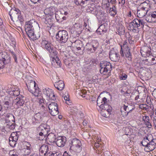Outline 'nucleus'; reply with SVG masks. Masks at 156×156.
Listing matches in <instances>:
<instances>
[{"instance_id":"dca6fc26","label":"nucleus","mask_w":156,"mask_h":156,"mask_svg":"<svg viewBox=\"0 0 156 156\" xmlns=\"http://www.w3.org/2000/svg\"><path fill=\"white\" fill-rule=\"evenodd\" d=\"M109 57L112 61L114 62L118 61L120 58L118 52L114 50H112L110 52Z\"/></svg>"},{"instance_id":"b1692460","label":"nucleus","mask_w":156,"mask_h":156,"mask_svg":"<svg viewBox=\"0 0 156 156\" xmlns=\"http://www.w3.org/2000/svg\"><path fill=\"white\" fill-rule=\"evenodd\" d=\"M149 1H147L142 3L139 6V8L148 11L150 8L151 5L149 3Z\"/></svg>"},{"instance_id":"473e14b6","label":"nucleus","mask_w":156,"mask_h":156,"mask_svg":"<svg viewBox=\"0 0 156 156\" xmlns=\"http://www.w3.org/2000/svg\"><path fill=\"white\" fill-rule=\"evenodd\" d=\"M5 120H9L11 122H15V118L13 115L10 113H7L5 116Z\"/></svg>"},{"instance_id":"680f3d73","label":"nucleus","mask_w":156,"mask_h":156,"mask_svg":"<svg viewBox=\"0 0 156 156\" xmlns=\"http://www.w3.org/2000/svg\"><path fill=\"white\" fill-rule=\"evenodd\" d=\"M54 18L57 20V22L59 21V20L61 19V18L60 19V17L57 14H55L54 15Z\"/></svg>"},{"instance_id":"f03ea898","label":"nucleus","mask_w":156,"mask_h":156,"mask_svg":"<svg viewBox=\"0 0 156 156\" xmlns=\"http://www.w3.org/2000/svg\"><path fill=\"white\" fill-rule=\"evenodd\" d=\"M41 46L48 51L50 54L54 55H56V51L51 44L45 39H42L41 43Z\"/></svg>"},{"instance_id":"052dcab7","label":"nucleus","mask_w":156,"mask_h":156,"mask_svg":"<svg viewBox=\"0 0 156 156\" xmlns=\"http://www.w3.org/2000/svg\"><path fill=\"white\" fill-rule=\"evenodd\" d=\"M16 141L13 140L10 142L9 141V144L11 146L14 147L16 144Z\"/></svg>"},{"instance_id":"f3484780","label":"nucleus","mask_w":156,"mask_h":156,"mask_svg":"<svg viewBox=\"0 0 156 156\" xmlns=\"http://www.w3.org/2000/svg\"><path fill=\"white\" fill-rule=\"evenodd\" d=\"M98 43L96 45L92 44H87L86 45V48L88 53H94L97 49L98 47Z\"/></svg>"},{"instance_id":"a19ab883","label":"nucleus","mask_w":156,"mask_h":156,"mask_svg":"<svg viewBox=\"0 0 156 156\" xmlns=\"http://www.w3.org/2000/svg\"><path fill=\"white\" fill-rule=\"evenodd\" d=\"M129 27L131 30H135V31H137L138 30V28L136 26L135 23H133V21H132L130 22L129 24Z\"/></svg>"},{"instance_id":"1a4fd4ad","label":"nucleus","mask_w":156,"mask_h":156,"mask_svg":"<svg viewBox=\"0 0 156 156\" xmlns=\"http://www.w3.org/2000/svg\"><path fill=\"white\" fill-rule=\"evenodd\" d=\"M49 111L51 115L55 116L59 113L57 104L55 102H51L48 106Z\"/></svg>"},{"instance_id":"ea45409f","label":"nucleus","mask_w":156,"mask_h":156,"mask_svg":"<svg viewBox=\"0 0 156 156\" xmlns=\"http://www.w3.org/2000/svg\"><path fill=\"white\" fill-rule=\"evenodd\" d=\"M151 14L147 15L145 18V20L149 23H155L156 22V20H153L151 16Z\"/></svg>"},{"instance_id":"bf43d9fd","label":"nucleus","mask_w":156,"mask_h":156,"mask_svg":"<svg viewBox=\"0 0 156 156\" xmlns=\"http://www.w3.org/2000/svg\"><path fill=\"white\" fill-rule=\"evenodd\" d=\"M143 119L144 120L145 123L148 122L149 121V118L148 116H145L143 117Z\"/></svg>"},{"instance_id":"423d86ee","label":"nucleus","mask_w":156,"mask_h":156,"mask_svg":"<svg viewBox=\"0 0 156 156\" xmlns=\"http://www.w3.org/2000/svg\"><path fill=\"white\" fill-rule=\"evenodd\" d=\"M42 111V112H38L34 115L32 119V123L34 125H36L39 124L42 120L43 117L44 116L46 111Z\"/></svg>"},{"instance_id":"864d4df0","label":"nucleus","mask_w":156,"mask_h":156,"mask_svg":"<svg viewBox=\"0 0 156 156\" xmlns=\"http://www.w3.org/2000/svg\"><path fill=\"white\" fill-rule=\"evenodd\" d=\"M51 156H62V154L60 152H57L55 153L52 152Z\"/></svg>"},{"instance_id":"3c124183","label":"nucleus","mask_w":156,"mask_h":156,"mask_svg":"<svg viewBox=\"0 0 156 156\" xmlns=\"http://www.w3.org/2000/svg\"><path fill=\"white\" fill-rule=\"evenodd\" d=\"M115 9V5H114L112 8H110V11L111 12L112 11L114 12V13L112 15L113 16H114L116 14V11Z\"/></svg>"},{"instance_id":"4d7b16f0","label":"nucleus","mask_w":156,"mask_h":156,"mask_svg":"<svg viewBox=\"0 0 156 156\" xmlns=\"http://www.w3.org/2000/svg\"><path fill=\"white\" fill-rule=\"evenodd\" d=\"M5 62H3L2 60H0V69H2L4 67V65L6 64Z\"/></svg>"},{"instance_id":"c03bdc74","label":"nucleus","mask_w":156,"mask_h":156,"mask_svg":"<svg viewBox=\"0 0 156 156\" xmlns=\"http://www.w3.org/2000/svg\"><path fill=\"white\" fill-rule=\"evenodd\" d=\"M85 3V0H76L75 2V3L76 5H80L81 6L83 5Z\"/></svg>"},{"instance_id":"c9c22d12","label":"nucleus","mask_w":156,"mask_h":156,"mask_svg":"<svg viewBox=\"0 0 156 156\" xmlns=\"http://www.w3.org/2000/svg\"><path fill=\"white\" fill-rule=\"evenodd\" d=\"M39 100V103L40 104L39 107L40 108L42 109L41 110H43L46 111L45 108L44 107V105L45 104L44 103V99L43 98H38Z\"/></svg>"},{"instance_id":"338daca9","label":"nucleus","mask_w":156,"mask_h":156,"mask_svg":"<svg viewBox=\"0 0 156 156\" xmlns=\"http://www.w3.org/2000/svg\"><path fill=\"white\" fill-rule=\"evenodd\" d=\"M147 127L148 128H151V124L149 122H147L146 123H145Z\"/></svg>"},{"instance_id":"5fc2aeb1","label":"nucleus","mask_w":156,"mask_h":156,"mask_svg":"<svg viewBox=\"0 0 156 156\" xmlns=\"http://www.w3.org/2000/svg\"><path fill=\"white\" fill-rule=\"evenodd\" d=\"M0 28L1 30L3 32L5 33H6L7 30L4 26L3 25V24L0 26Z\"/></svg>"},{"instance_id":"e2e57ef3","label":"nucleus","mask_w":156,"mask_h":156,"mask_svg":"<svg viewBox=\"0 0 156 156\" xmlns=\"http://www.w3.org/2000/svg\"><path fill=\"white\" fill-rule=\"evenodd\" d=\"M151 15L153 20H156V12H153Z\"/></svg>"},{"instance_id":"5701e85b","label":"nucleus","mask_w":156,"mask_h":156,"mask_svg":"<svg viewBox=\"0 0 156 156\" xmlns=\"http://www.w3.org/2000/svg\"><path fill=\"white\" fill-rule=\"evenodd\" d=\"M56 82L54 84V86L58 90H61L64 87L65 84L63 81L59 80L58 81H55Z\"/></svg>"},{"instance_id":"72a5a7b5","label":"nucleus","mask_w":156,"mask_h":156,"mask_svg":"<svg viewBox=\"0 0 156 156\" xmlns=\"http://www.w3.org/2000/svg\"><path fill=\"white\" fill-rule=\"evenodd\" d=\"M150 140L148 137L146 136L143 138V140L141 142V144L143 146L145 147H147V146L148 145Z\"/></svg>"},{"instance_id":"bb28decb","label":"nucleus","mask_w":156,"mask_h":156,"mask_svg":"<svg viewBox=\"0 0 156 156\" xmlns=\"http://www.w3.org/2000/svg\"><path fill=\"white\" fill-rule=\"evenodd\" d=\"M133 21L138 29L139 27H140L141 28L143 27L145 23V22L143 20L140 19H135Z\"/></svg>"},{"instance_id":"f704fd0d","label":"nucleus","mask_w":156,"mask_h":156,"mask_svg":"<svg viewBox=\"0 0 156 156\" xmlns=\"http://www.w3.org/2000/svg\"><path fill=\"white\" fill-rule=\"evenodd\" d=\"M147 60H149V62H150L149 63H147L149 65H152L156 64V57L151 55L150 57L148 58V59Z\"/></svg>"},{"instance_id":"a18cd8bd","label":"nucleus","mask_w":156,"mask_h":156,"mask_svg":"<svg viewBox=\"0 0 156 156\" xmlns=\"http://www.w3.org/2000/svg\"><path fill=\"white\" fill-rule=\"evenodd\" d=\"M107 99L104 97L103 98L102 100V101L101 102V104L100 105H103V107H105L106 105H109L108 103V101Z\"/></svg>"},{"instance_id":"8fccbe9b","label":"nucleus","mask_w":156,"mask_h":156,"mask_svg":"<svg viewBox=\"0 0 156 156\" xmlns=\"http://www.w3.org/2000/svg\"><path fill=\"white\" fill-rule=\"evenodd\" d=\"M121 48H123V49H124L129 47L128 45L127 42L126 41H125L124 42L123 45H121Z\"/></svg>"},{"instance_id":"7c9ffc66","label":"nucleus","mask_w":156,"mask_h":156,"mask_svg":"<svg viewBox=\"0 0 156 156\" xmlns=\"http://www.w3.org/2000/svg\"><path fill=\"white\" fill-rule=\"evenodd\" d=\"M148 48L145 47L142 48L140 50V53L143 57H149L151 54V52L147 50Z\"/></svg>"},{"instance_id":"ddd939ff","label":"nucleus","mask_w":156,"mask_h":156,"mask_svg":"<svg viewBox=\"0 0 156 156\" xmlns=\"http://www.w3.org/2000/svg\"><path fill=\"white\" fill-rule=\"evenodd\" d=\"M156 147V139H153L150 140L147 147L145 148V150L147 152L152 151L154 150Z\"/></svg>"},{"instance_id":"f257e3e1","label":"nucleus","mask_w":156,"mask_h":156,"mask_svg":"<svg viewBox=\"0 0 156 156\" xmlns=\"http://www.w3.org/2000/svg\"><path fill=\"white\" fill-rule=\"evenodd\" d=\"M21 12L19 9L15 8L12 9L9 12L11 20L13 21H16V24L19 27L22 25L24 21V19Z\"/></svg>"},{"instance_id":"13d9d810","label":"nucleus","mask_w":156,"mask_h":156,"mask_svg":"<svg viewBox=\"0 0 156 156\" xmlns=\"http://www.w3.org/2000/svg\"><path fill=\"white\" fill-rule=\"evenodd\" d=\"M127 76V75L125 74L124 75H122L120 77V78L121 80H125L126 79Z\"/></svg>"},{"instance_id":"de8ad7c7","label":"nucleus","mask_w":156,"mask_h":156,"mask_svg":"<svg viewBox=\"0 0 156 156\" xmlns=\"http://www.w3.org/2000/svg\"><path fill=\"white\" fill-rule=\"evenodd\" d=\"M148 106L145 104H141L139 105V108L145 110H147V109Z\"/></svg>"},{"instance_id":"2f4dec72","label":"nucleus","mask_w":156,"mask_h":156,"mask_svg":"<svg viewBox=\"0 0 156 156\" xmlns=\"http://www.w3.org/2000/svg\"><path fill=\"white\" fill-rule=\"evenodd\" d=\"M123 49L126 57L127 58H128L129 60H131L132 58V55L130 51V48H127L126 49Z\"/></svg>"},{"instance_id":"4be33fe9","label":"nucleus","mask_w":156,"mask_h":156,"mask_svg":"<svg viewBox=\"0 0 156 156\" xmlns=\"http://www.w3.org/2000/svg\"><path fill=\"white\" fill-rule=\"evenodd\" d=\"M37 129L39 131H41L43 132L41 134L46 136L48 134V132L49 131L48 129L47 128L46 125L44 124L41 125Z\"/></svg>"},{"instance_id":"7ed1b4c3","label":"nucleus","mask_w":156,"mask_h":156,"mask_svg":"<svg viewBox=\"0 0 156 156\" xmlns=\"http://www.w3.org/2000/svg\"><path fill=\"white\" fill-rule=\"evenodd\" d=\"M68 37V32L64 30L58 31L56 35V40L61 43H66Z\"/></svg>"},{"instance_id":"37998d69","label":"nucleus","mask_w":156,"mask_h":156,"mask_svg":"<svg viewBox=\"0 0 156 156\" xmlns=\"http://www.w3.org/2000/svg\"><path fill=\"white\" fill-rule=\"evenodd\" d=\"M75 28L78 31L79 34L81 33L82 31V29L81 27H82V26L79 23H76L74 25Z\"/></svg>"},{"instance_id":"6e6552de","label":"nucleus","mask_w":156,"mask_h":156,"mask_svg":"<svg viewBox=\"0 0 156 156\" xmlns=\"http://www.w3.org/2000/svg\"><path fill=\"white\" fill-rule=\"evenodd\" d=\"M50 148L45 144L41 146L39 149L40 156H51L52 152L51 151Z\"/></svg>"},{"instance_id":"69168bd1","label":"nucleus","mask_w":156,"mask_h":156,"mask_svg":"<svg viewBox=\"0 0 156 156\" xmlns=\"http://www.w3.org/2000/svg\"><path fill=\"white\" fill-rule=\"evenodd\" d=\"M97 32L99 33V34H102V30L101 29V28L100 27L98 28V29L97 30Z\"/></svg>"},{"instance_id":"9d476101","label":"nucleus","mask_w":156,"mask_h":156,"mask_svg":"<svg viewBox=\"0 0 156 156\" xmlns=\"http://www.w3.org/2000/svg\"><path fill=\"white\" fill-rule=\"evenodd\" d=\"M57 52H56V55H53L50 54V56L51 57V60L52 65L55 67L57 68L60 66L61 61L58 58L57 56Z\"/></svg>"},{"instance_id":"49530a36","label":"nucleus","mask_w":156,"mask_h":156,"mask_svg":"<svg viewBox=\"0 0 156 156\" xmlns=\"http://www.w3.org/2000/svg\"><path fill=\"white\" fill-rule=\"evenodd\" d=\"M17 133H13L11 134V136H12L14 140L13 141H16L18 138V136L17 135Z\"/></svg>"},{"instance_id":"09e8293b","label":"nucleus","mask_w":156,"mask_h":156,"mask_svg":"<svg viewBox=\"0 0 156 156\" xmlns=\"http://www.w3.org/2000/svg\"><path fill=\"white\" fill-rule=\"evenodd\" d=\"M41 133H43V132L41 131L39 133V136H37V137L39 138V140H43L45 137V136H46V135H43V134H41Z\"/></svg>"},{"instance_id":"4c0bfd02","label":"nucleus","mask_w":156,"mask_h":156,"mask_svg":"<svg viewBox=\"0 0 156 156\" xmlns=\"http://www.w3.org/2000/svg\"><path fill=\"white\" fill-rule=\"evenodd\" d=\"M3 103H4V107L6 110H9L10 109L11 106L10 102L8 101H3Z\"/></svg>"},{"instance_id":"774afa93","label":"nucleus","mask_w":156,"mask_h":156,"mask_svg":"<svg viewBox=\"0 0 156 156\" xmlns=\"http://www.w3.org/2000/svg\"><path fill=\"white\" fill-rule=\"evenodd\" d=\"M153 122L154 127H156V115L154 117Z\"/></svg>"},{"instance_id":"0e129e2a","label":"nucleus","mask_w":156,"mask_h":156,"mask_svg":"<svg viewBox=\"0 0 156 156\" xmlns=\"http://www.w3.org/2000/svg\"><path fill=\"white\" fill-rule=\"evenodd\" d=\"M12 54L13 55V58H14L15 62L16 63H17V58L16 56L13 52H12Z\"/></svg>"},{"instance_id":"393cba45","label":"nucleus","mask_w":156,"mask_h":156,"mask_svg":"<svg viewBox=\"0 0 156 156\" xmlns=\"http://www.w3.org/2000/svg\"><path fill=\"white\" fill-rule=\"evenodd\" d=\"M36 22L34 20L29 21L25 26V30L30 29H34L35 25L36 24Z\"/></svg>"},{"instance_id":"39448f33","label":"nucleus","mask_w":156,"mask_h":156,"mask_svg":"<svg viewBox=\"0 0 156 156\" xmlns=\"http://www.w3.org/2000/svg\"><path fill=\"white\" fill-rule=\"evenodd\" d=\"M29 91L35 96H38L39 91L37 87H36L35 82L31 80L29 83L27 84Z\"/></svg>"},{"instance_id":"9b49d317","label":"nucleus","mask_w":156,"mask_h":156,"mask_svg":"<svg viewBox=\"0 0 156 156\" xmlns=\"http://www.w3.org/2000/svg\"><path fill=\"white\" fill-rule=\"evenodd\" d=\"M43 94L47 97V99L55 100V97L53 91L49 88H45L43 89Z\"/></svg>"},{"instance_id":"58836bf2","label":"nucleus","mask_w":156,"mask_h":156,"mask_svg":"<svg viewBox=\"0 0 156 156\" xmlns=\"http://www.w3.org/2000/svg\"><path fill=\"white\" fill-rule=\"evenodd\" d=\"M117 34L120 35H123L125 33V28L122 26H120L117 32Z\"/></svg>"},{"instance_id":"f8f14e48","label":"nucleus","mask_w":156,"mask_h":156,"mask_svg":"<svg viewBox=\"0 0 156 156\" xmlns=\"http://www.w3.org/2000/svg\"><path fill=\"white\" fill-rule=\"evenodd\" d=\"M70 147H73L77 148V151H80L82 149L81 143V141L78 139L75 138L73 139L70 143Z\"/></svg>"},{"instance_id":"a211bd4d","label":"nucleus","mask_w":156,"mask_h":156,"mask_svg":"<svg viewBox=\"0 0 156 156\" xmlns=\"http://www.w3.org/2000/svg\"><path fill=\"white\" fill-rule=\"evenodd\" d=\"M123 109L127 112L126 116H127L130 113L133 112V110L135 108V106L133 105L128 104L127 105H124L123 106Z\"/></svg>"},{"instance_id":"2eb2a0df","label":"nucleus","mask_w":156,"mask_h":156,"mask_svg":"<svg viewBox=\"0 0 156 156\" xmlns=\"http://www.w3.org/2000/svg\"><path fill=\"white\" fill-rule=\"evenodd\" d=\"M34 29H30L25 30V31L28 37L32 40L34 41L40 37V34H37V35L35 34L34 32Z\"/></svg>"},{"instance_id":"6ab92c4d","label":"nucleus","mask_w":156,"mask_h":156,"mask_svg":"<svg viewBox=\"0 0 156 156\" xmlns=\"http://www.w3.org/2000/svg\"><path fill=\"white\" fill-rule=\"evenodd\" d=\"M25 98L21 95L18 96L14 100V102L18 107L23 106L25 103Z\"/></svg>"},{"instance_id":"0eeeda50","label":"nucleus","mask_w":156,"mask_h":156,"mask_svg":"<svg viewBox=\"0 0 156 156\" xmlns=\"http://www.w3.org/2000/svg\"><path fill=\"white\" fill-rule=\"evenodd\" d=\"M99 107L101 109L100 113L103 116L108 117L111 114L112 108L109 105H106L105 107L102 105H100Z\"/></svg>"},{"instance_id":"603ef678","label":"nucleus","mask_w":156,"mask_h":156,"mask_svg":"<svg viewBox=\"0 0 156 156\" xmlns=\"http://www.w3.org/2000/svg\"><path fill=\"white\" fill-rule=\"evenodd\" d=\"M87 91L86 90H82L80 92V95L82 96L83 98H85V96H83V95H85L87 94Z\"/></svg>"},{"instance_id":"79ce46f5","label":"nucleus","mask_w":156,"mask_h":156,"mask_svg":"<svg viewBox=\"0 0 156 156\" xmlns=\"http://www.w3.org/2000/svg\"><path fill=\"white\" fill-rule=\"evenodd\" d=\"M100 27L102 31V34H104L108 30V26L107 24H102L100 26Z\"/></svg>"},{"instance_id":"e433bc0d","label":"nucleus","mask_w":156,"mask_h":156,"mask_svg":"<svg viewBox=\"0 0 156 156\" xmlns=\"http://www.w3.org/2000/svg\"><path fill=\"white\" fill-rule=\"evenodd\" d=\"M24 152L23 155L26 156L29 155L31 153L30 147V146H27L26 148H25L23 150Z\"/></svg>"},{"instance_id":"a878e982","label":"nucleus","mask_w":156,"mask_h":156,"mask_svg":"<svg viewBox=\"0 0 156 156\" xmlns=\"http://www.w3.org/2000/svg\"><path fill=\"white\" fill-rule=\"evenodd\" d=\"M56 136L53 133H50L47 136V140L48 142L51 143L55 142L56 140Z\"/></svg>"},{"instance_id":"412c9836","label":"nucleus","mask_w":156,"mask_h":156,"mask_svg":"<svg viewBox=\"0 0 156 156\" xmlns=\"http://www.w3.org/2000/svg\"><path fill=\"white\" fill-rule=\"evenodd\" d=\"M4 122V127L8 128L10 129H13L15 128V122H11L8 120L5 121Z\"/></svg>"},{"instance_id":"aec40b11","label":"nucleus","mask_w":156,"mask_h":156,"mask_svg":"<svg viewBox=\"0 0 156 156\" xmlns=\"http://www.w3.org/2000/svg\"><path fill=\"white\" fill-rule=\"evenodd\" d=\"M10 60L9 56L6 52H4L0 53V60L5 62V63H8L10 62Z\"/></svg>"},{"instance_id":"c85d7f7f","label":"nucleus","mask_w":156,"mask_h":156,"mask_svg":"<svg viewBox=\"0 0 156 156\" xmlns=\"http://www.w3.org/2000/svg\"><path fill=\"white\" fill-rule=\"evenodd\" d=\"M44 12L45 13L46 12L47 16H54V13H55V8L54 7H50L46 9Z\"/></svg>"},{"instance_id":"6e6d98bb","label":"nucleus","mask_w":156,"mask_h":156,"mask_svg":"<svg viewBox=\"0 0 156 156\" xmlns=\"http://www.w3.org/2000/svg\"><path fill=\"white\" fill-rule=\"evenodd\" d=\"M20 92L18 90H14L12 92V94L14 96H19Z\"/></svg>"},{"instance_id":"c756f323","label":"nucleus","mask_w":156,"mask_h":156,"mask_svg":"<svg viewBox=\"0 0 156 156\" xmlns=\"http://www.w3.org/2000/svg\"><path fill=\"white\" fill-rule=\"evenodd\" d=\"M55 20L54 16H47L44 22L46 24H48L49 25L51 26L53 24Z\"/></svg>"},{"instance_id":"4468645a","label":"nucleus","mask_w":156,"mask_h":156,"mask_svg":"<svg viewBox=\"0 0 156 156\" xmlns=\"http://www.w3.org/2000/svg\"><path fill=\"white\" fill-rule=\"evenodd\" d=\"M66 141V139L65 137L59 136L56 137L55 143L57 146L62 147L64 146Z\"/></svg>"},{"instance_id":"20e7f679","label":"nucleus","mask_w":156,"mask_h":156,"mask_svg":"<svg viewBox=\"0 0 156 156\" xmlns=\"http://www.w3.org/2000/svg\"><path fill=\"white\" fill-rule=\"evenodd\" d=\"M101 69L100 73L101 74L105 75L108 71L110 72L112 70V66L111 63L106 61H101L100 63Z\"/></svg>"},{"instance_id":"cd10ccee","label":"nucleus","mask_w":156,"mask_h":156,"mask_svg":"<svg viewBox=\"0 0 156 156\" xmlns=\"http://www.w3.org/2000/svg\"><path fill=\"white\" fill-rule=\"evenodd\" d=\"M147 12L144 9H139L138 7L137 10V16L139 18L143 17L145 16Z\"/></svg>"}]
</instances>
